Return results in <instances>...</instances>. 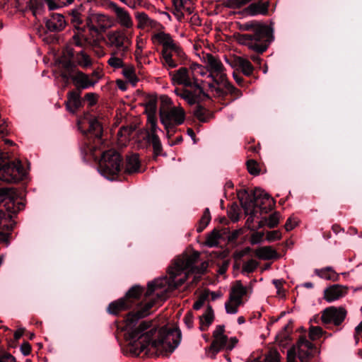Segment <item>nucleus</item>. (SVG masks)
<instances>
[{"mask_svg": "<svg viewBox=\"0 0 362 362\" xmlns=\"http://www.w3.org/2000/svg\"><path fill=\"white\" fill-rule=\"evenodd\" d=\"M325 333L323 329L318 326H310L309 328V337L311 340L319 339Z\"/></svg>", "mask_w": 362, "mask_h": 362, "instance_id": "c03bdc74", "label": "nucleus"}, {"mask_svg": "<svg viewBox=\"0 0 362 362\" xmlns=\"http://www.w3.org/2000/svg\"><path fill=\"white\" fill-rule=\"evenodd\" d=\"M157 100L150 98L145 104V112L147 119L156 118Z\"/></svg>", "mask_w": 362, "mask_h": 362, "instance_id": "72a5a7b5", "label": "nucleus"}, {"mask_svg": "<svg viewBox=\"0 0 362 362\" xmlns=\"http://www.w3.org/2000/svg\"><path fill=\"white\" fill-rule=\"evenodd\" d=\"M243 303H240L228 297V300L225 303V309L227 314L234 315L238 312V308Z\"/></svg>", "mask_w": 362, "mask_h": 362, "instance_id": "4c0bfd02", "label": "nucleus"}, {"mask_svg": "<svg viewBox=\"0 0 362 362\" xmlns=\"http://www.w3.org/2000/svg\"><path fill=\"white\" fill-rule=\"evenodd\" d=\"M211 220V216L209 209H206L202 218L200 219L199 226L197 228L198 232H202L206 226L209 223Z\"/></svg>", "mask_w": 362, "mask_h": 362, "instance_id": "49530a36", "label": "nucleus"}, {"mask_svg": "<svg viewBox=\"0 0 362 362\" xmlns=\"http://www.w3.org/2000/svg\"><path fill=\"white\" fill-rule=\"evenodd\" d=\"M131 307L132 306L127 301V299L122 298L118 300L111 303L107 308V310L111 314L117 315L119 312L125 310Z\"/></svg>", "mask_w": 362, "mask_h": 362, "instance_id": "cd10ccee", "label": "nucleus"}, {"mask_svg": "<svg viewBox=\"0 0 362 362\" xmlns=\"http://www.w3.org/2000/svg\"><path fill=\"white\" fill-rule=\"evenodd\" d=\"M147 126L148 129L146 135L147 141L152 144L154 155L160 156L162 152V145L158 132L161 130L157 125V118L147 119Z\"/></svg>", "mask_w": 362, "mask_h": 362, "instance_id": "f3484780", "label": "nucleus"}, {"mask_svg": "<svg viewBox=\"0 0 362 362\" xmlns=\"http://www.w3.org/2000/svg\"><path fill=\"white\" fill-rule=\"evenodd\" d=\"M105 42L107 47L116 49L121 56H125L132 45V36L128 30L117 28L107 33Z\"/></svg>", "mask_w": 362, "mask_h": 362, "instance_id": "6e6552de", "label": "nucleus"}, {"mask_svg": "<svg viewBox=\"0 0 362 362\" xmlns=\"http://www.w3.org/2000/svg\"><path fill=\"white\" fill-rule=\"evenodd\" d=\"M112 8L116 16L117 22L124 30H128L134 26V22L130 13L124 8L113 4Z\"/></svg>", "mask_w": 362, "mask_h": 362, "instance_id": "6ab92c4d", "label": "nucleus"}, {"mask_svg": "<svg viewBox=\"0 0 362 362\" xmlns=\"http://www.w3.org/2000/svg\"><path fill=\"white\" fill-rule=\"evenodd\" d=\"M263 236V233L256 232L253 233L251 236V243L254 245L260 243L262 240Z\"/></svg>", "mask_w": 362, "mask_h": 362, "instance_id": "864d4df0", "label": "nucleus"}, {"mask_svg": "<svg viewBox=\"0 0 362 362\" xmlns=\"http://www.w3.org/2000/svg\"><path fill=\"white\" fill-rule=\"evenodd\" d=\"M123 57L121 55L117 57L115 52H112L107 60L108 65L113 69L123 68L125 66L122 59Z\"/></svg>", "mask_w": 362, "mask_h": 362, "instance_id": "58836bf2", "label": "nucleus"}, {"mask_svg": "<svg viewBox=\"0 0 362 362\" xmlns=\"http://www.w3.org/2000/svg\"><path fill=\"white\" fill-rule=\"evenodd\" d=\"M281 356L276 349H272L266 354L264 362H280Z\"/></svg>", "mask_w": 362, "mask_h": 362, "instance_id": "a18cd8bd", "label": "nucleus"}, {"mask_svg": "<svg viewBox=\"0 0 362 362\" xmlns=\"http://www.w3.org/2000/svg\"><path fill=\"white\" fill-rule=\"evenodd\" d=\"M45 4L48 6L49 10H54L59 7V6L53 0H44Z\"/></svg>", "mask_w": 362, "mask_h": 362, "instance_id": "69168bd1", "label": "nucleus"}, {"mask_svg": "<svg viewBox=\"0 0 362 362\" xmlns=\"http://www.w3.org/2000/svg\"><path fill=\"white\" fill-rule=\"evenodd\" d=\"M238 343V339L236 337H231L229 339H228V343H227V349L226 350H232L235 346Z\"/></svg>", "mask_w": 362, "mask_h": 362, "instance_id": "e2e57ef3", "label": "nucleus"}, {"mask_svg": "<svg viewBox=\"0 0 362 362\" xmlns=\"http://www.w3.org/2000/svg\"><path fill=\"white\" fill-rule=\"evenodd\" d=\"M257 266L258 262L256 260L251 259L243 264V271L245 272L251 273L256 269Z\"/></svg>", "mask_w": 362, "mask_h": 362, "instance_id": "de8ad7c7", "label": "nucleus"}, {"mask_svg": "<svg viewBox=\"0 0 362 362\" xmlns=\"http://www.w3.org/2000/svg\"><path fill=\"white\" fill-rule=\"evenodd\" d=\"M77 30V33H75L73 35V37L69 41V43L71 45H74L77 47H83L86 40L83 34V31L85 30V27Z\"/></svg>", "mask_w": 362, "mask_h": 362, "instance_id": "a19ab883", "label": "nucleus"}, {"mask_svg": "<svg viewBox=\"0 0 362 362\" xmlns=\"http://www.w3.org/2000/svg\"><path fill=\"white\" fill-rule=\"evenodd\" d=\"M76 63L82 68L86 69L92 65L90 56L84 51H80L75 56Z\"/></svg>", "mask_w": 362, "mask_h": 362, "instance_id": "473e14b6", "label": "nucleus"}, {"mask_svg": "<svg viewBox=\"0 0 362 362\" xmlns=\"http://www.w3.org/2000/svg\"><path fill=\"white\" fill-rule=\"evenodd\" d=\"M122 74L133 86H135L139 81L136 74V69L132 65H125L122 68Z\"/></svg>", "mask_w": 362, "mask_h": 362, "instance_id": "2f4dec72", "label": "nucleus"}, {"mask_svg": "<svg viewBox=\"0 0 362 362\" xmlns=\"http://www.w3.org/2000/svg\"><path fill=\"white\" fill-rule=\"evenodd\" d=\"M199 257V253L197 252L177 257L168 269V276L158 278L148 283L145 302L139 305L136 312L129 313L127 315L124 329L131 343L139 346L141 351L151 346L158 356H167L180 344L181 332L177 329L162 327L157 332L155 327L151 328L150 321H142L137 327L135 326L140 318L150 314V309L154 305L164 301L169 292L182 286L187 280L189 272L204 273L208 266L206 262L202 264L200 268L194 266Z\"/></svg>", "mask_w": 362, "mask_h": 362, "instance_id": "f257e3e1", "label": "nucleus"}, {"mask_svg": "<svg viewBox=\"0 0 362 362\" xmlns=\"http://www.w3.org/2000/svg\"><path fill=\"white\" fill-rule=\"evenodd\" d=\"M78 126L81 132L88 139H93L100 142L103 127L96 117L87 115L78 121Z\"/></svg>", "mask_w": 362, "mask_h": 362, "instance_id": "f8f14e48", "label": "nucleus"}, {"mask_svg": "<svg viewBox=\"0 0 362 362\" xmlns=\"http://www.w3.org/2000/svg\"><path fill=\"white\" fill-rule=\"evenodd\" d=\"M151 40L156 46H161V59L163 65L167 69L177 66L180 59L185 57V54L180 43L172 35L160 30L151 35Z\"/></svg>", "mask_w": 362, "mask_h": 362, "instance_id": "39448f33", "label": "nucleus"}, {"mask_svg": "<svg viewBox=\"0 0 362 362\" xmlns=\"http://www.w3.org/2000/svg\"><path fill=\"white\" fill-rule=\"evenodd\" d=\"M66 105L69 111L74 112L81 105L80 93L76 91L69 92L68 93V100Z\"/></svg>", "mask_w": 362, "mask_h": 362, "instance_id": "bb28decb", "label": "nucleus"}, {"mask_svg": "<svg viewBox=\"0 0 362 362\" xmlns=\"http://www.w3.org/2000/svg\"><path fill=\"white\" fill-rule=\"evenodd\" d=\"M346 313V310L342 307L331 306L323 310L321 319L324 324L339 326L345 320Z\"/></svg>", "mask_w": 362, "mask_h": 362, "instance_id": "dca6fc26", "label": "nucleus"}, {"mask_svg": "<svg viewBox=\"0 0 362 362\" xmlns=\"http://www.w3.org/2000/svg\"><path fill=\"white\" fill-rule=\"evenodd\" d=\"M296 225V221H293L291 218H288L285 224V229L287 231L291 230Z\"/></svg>", "mask_w": 362, "mask_h": 362, "instance_id": "052dcab7", "label": "nucleus"}, {"mask_svg": "<svg viewBox=\"0 0 362 362\" xmlns=\"http://www.w3.org/2000/svg\"><path fill=\"white\" fill-rule=\"evenodd\" d=\"M361 334H362V322L358 326H356L355 328L354 337H355L356 343H358V341L359 340L358 336L361 335Z\"/></svg>", "mask_w": 362, "mask_h": 362, "instance_id": "0e129e2a", "label": "nucleus"}, {"mask_svg": "<svg viewBox=\"0 0 362 362\" xmlns=\"http://www.w3.org/2000/svg\"><path fill=\"white\" fill-rule=\"evenodd\" d=\"M175 6L178 8L181 9L183 7H186L188 4H190V0H173Z\"/></svg>", "mask_w": 362, "mask_h": 362, "instance_id": "4d7b16f0", "label": "nucleus"}, {"mask_svg": "<svg viewBox=\"0 0 362 362\" xmlns=\"http://www.w3.org/2000/svg\"><path fill=\"white\" fill-rule=\"evenodd\" d=\"M25 170L20 161L6 163L0 167V180L16 182L23 178Z\"/></svg>", "mask_w": 362, "mask_h": 362, "instance_id": "ddd939ff", "label": "nucleus"}, {"mask_svg": "<svg viewBox=\"0 0 362 362\" xmlns=\"http://www.w3.org/2000/svg\"><path fill=\"white\" fill-rule=\"evenodd\" d=\"M0 362H16V359L11 354L4 353L0 355Z\"/></svg>", "mask_w": 362, "mask_h": 362, "instance_id": "5fc2aeb1", "label": "nucleus"}, {"mask_svg": "<svg viewBox=\"0 0 362 362\" xmlns=\"http://www.w3.org/2000/svg\"><path fill=\"white\" fill-rule=\"evenodd\" d=\"M62 76L65 80L71 79L78 88L86 89L93 86L97 81L90 78V76L81 71H76L73 74L71 73H63Z\"/></svg>", "mask_w": 362, "mask_h": 362, "instance_id": "a211bd4d", "label": "nucleus"}, {"mask_svg": "<svg viewBox=\"0 0 362 362\" xmlns=\"http://www.w3.org/2000/svg\"><path fill=\"white\" fill-rule=\"evenodd\" d=\"M169 74L174 85H182V88L194 90L195 83L192 75H191L190 66L189 69L181 67L176 71L170 72Z\"/></svg>", "mask_w": 362, "mask_h": 362, "instance_id": "2eb2a0df", "label": "nucleus"}, {"mask_svg": "<svg viewBox=\"0 0 362 362\" xmlns=\"http://www.w3.org/2000/svg\"><path fill=\"white\" fill-rule=\"evenodd\" d=\"M59 63L64 69L62 74L63 73H71V74H73L76 71V64L72 62V59L66 58L65 55L62 56Z\"/></svg>", "mask_w": 362, "mask_h": 362, "instance_id": "e433bc0d", "label": "nucleus"}, {"mask_svg": "<svg viewBox=\"0 0 362 362\" xmlns=\"http://www.w3.org/2000/svg\"><path fill=\"white\" fill-rule=\"evenodd\" d=\"M98 95L95 93H88L84 96V100L88 102L89 106H93L98 101Z\"/></svg>", "mask_w": 362, "mask_h": 362, "instance_id": "8fccbe9b", "label": "nucleus"}, {"mask_svg": "<svg viewBox=\"0 0 362 362\" xmlns=\"http://www.w3.org/2000/svg\"><path fill=\"white\" fill-rule=\"evenodd\" d=\"M203 304H204V300L199 299L194 303L193 308L194 310H199L202 307Z\"/></svg>", "mask_w": 362, "mask_h": 362, "instance_id": "338daca9", "label": "nucleus"}, {"mask_svg": "<svg viewBox=\"0 0 362 362\" xmlns=\"http://www.w3.org/2000/svg\"><path fill=\"white\" fill-rule=\"evenodd\" d=\"M224 331H225V329H224L223 325H218L213 332V337H216L226 336L224 334Z\"/></svg>", "mask_w": 362, "mask_h": 362, "instance_id": "13d9d810", "label": "nucleus"}, {"mask_svg": "<svg viewBox=\"0 0 362 362\" xmlns=\"http://www.w3.org/2000/svg\"><path fill=\"white\" fill-rule=\"evenodd\" d=\"M214 319V311L211 306H209L204 313L199 317L200 329L206 330L212 323Z\"/></svg>", "mask_w": 362, "mask_h": 362, "instance_id": "c85d7f7f", "label": "nucleus"}, {"mask_svg": "<svg viewBox=\"0 0 362 362\" xmlns=\"http://www.w3.org/2000/svg\"><path fill=\"white\" fill-rule=\"evenodd\" d=\"M281 238V234L279 230L269 231L267 233V240L272 242L276 240H279Z\"/></svg>", "mask_w": 362, "mask_h": 362, "instance_id": "603ef678", "label": "nucleus"}, {"mask_svg": "<svg viewBox=\"0 0 362 362\" xmlns=\"http://www.w3.org/2000/svg\"><path fill=\"white\" fill-rule=\"evenodd\" d=\"M135 18L139 29L156 28L159 25L157 21L151 18L145 12L136 13Z\"/></svg>", "mask_w": 362, "mask_h": 362, "instance_id": "5701e85b", "label": "nucleus"}, {"mask_svg": "<svg viewBox=\"0 0 362 362\" xmlns=\"http://www.w3.org/2000/svg\"><path fill=\"white\" fill-rule=\"evenodd\" d=\"M71 23L74 25V27L76 30L81 29L80 26L82 25L83 20L81 16V13L78 9H73L70 12Z\"/></svg>", "mask_w": 362, "mask_h": 362, "instance_id": "79ce46f5", "label": "nucleus"}, {"mask_svg": "<svg viewBox=\"0 0 362 362\" xmlns=\"http://www.w3.org/2000/svg\"><path fill=\"white\" fill-rule=\"evenodd\" d=\"M47 29L50 32H60L66 25V21L62 14L52 13L45 21Z\"/></svg>", "mask_w": 362, "mask_h": 362, "instance_id": "aec40b11", "label": "nucleus"}, {"mask_svg": "<svg viewBox=\"0 0 362 362\" xmlns=\"http://www.w3.org/2000/svg\"><path fill=\"white\" fill-rule=\"evenodd\" d=\"M235 63L241 69L245 75L250 76L252 74L254 69L248 59L242 57H237L235 59Z\"/></svg>", "mask_w": 362, "mask_h": 362, "instance_id": "7c9ffc66", "label": "nucleus"}, {"mask_svg": "<svg viewBox=\"0 0 362 362\" xmlns=\"http://www.w3.org/2000/svg\"><path fill=\"white\" fill-rule=\"evenodd\" d=\"M347 293L348 287L340 284H334L325 290L324 296L327 302H333L345 296Z\"/></svg>", "mask_w": 362, "mask_h": 362, "instance_id": "412c9836", "label": "nucleus"}, {"mask_svg": "<svg viewBox=\"0 0 362 362\" xmlns=\"http://www.w3.org/2000/svg\"><path fill=\"white\" fill-rule=\"evenodd\" d=\"M141 293L142 289L141 287L136 286H133L131 289L129 290L125 297L124 298V299H127V301L131 306H133L134 303L136 300H138Z\"/></svg>", "mask_w": 362, "mask_h": 362, "instance_id": "f704fd0d", "label": "nucleus"}, {"mask_svg": "<svg viewBox=\"0 0 362 362\" xmlns=\"http://www.w3.org/2000/svg\"><path fill=\"white\" fill-rule=\"evenodd\" d=\"M315 346L305 337H301L297 344L288 351L287 362H296V356L300 362H308Z\"/></svg>", "mask_w": 362, "mask_h": 362, "instance_id": "9b49d317", "label": "nucleus"}, {"mask_svg": "<svg viewBox=\"0 0 362 362\" xmlns=\"http://www.w3.org/2000/svg\"><path fill=\"white\" fill-rule=\"evenodd\" d=\"M202 62L205 64L210 72V80L208 82V90L213 96L220 97L225 93L223 88L227 91H232L235 88L228 82L226 69L221 59L212 54H204L201 58Z\"/></svg>", "mask_w": 362, "mask_h": 362, "instance_id": "f03ea898", "label": "nucleus"}, {"mask_svg": "<svg viewBox=\"0 0 362 362\" xmlns=\"http://www.w3.org/2000/svg\"><path fill=\"white\" fill-rule=\"evenodd\" d=\"M247 168L251 175H257L259 173L258 164L253 160L247 162Z\"/></svg>", "mask_w": 362, "mask_h": 362, "instance_id": "09e8293b", "label": "nucleus"}, {"mask_svg": "<svg viewBox=\"0 0 362 362\" xmlns=\"http://www.w3.org/2000/svg\"><path fill=\"white\" fill-rule=\"evenodd\" d=\"M203 111H204L203 109H198V110H197V111L195 112V115H196L197 117L200 121H202V122L205 121L204 117V115H203Z\"/></svg>", "mask_w": 362, "mask_h": 362, "instance_id": "774afa93", "label": "nucleus"}, {"mask_svg": "<svg viewBox=\"0 0 362 362\" xmlns=\"http://www.w3.org/2000/svg\"><path fill=\"white\" fill-rule=\"evenodd\" d=\"M247 293V288L244 286L240 281H237L230 288L229 298L240 303H243V298Z\"/></svg>", "mask_w": 362, "mask_h": 362, "instance_id": "393cba45", "label": "nucleus"}, {"mask_svg": "<svg viewBox=\"0 0 362 362\" xmlns=\"http://www.w3.org/2000/svg\"><path fill=\"white\" fill-rule=\"evenodd\" d=\"M122 158L115 150H109L103 153L99 162L98 170L108 179L110 175L118 173L121 169Z\"/></svg>", "mask_w": 362, "mask_h": 362, "instance_id": "9d476101", "label": "nucleus"}, {"mask_svg": "<svg viewBox=\"0 0 362 362\" xmlns=\"http://www.w3.org/2000/svg\"><path fill=\"white\" fill-rule=\"evenodd\" d=\"M184 322L188 329H191L193 326V316L190 313H188L184 317Z\"/></svg>", "mask_w": 362, "mask_h": 362, "instance_id": "6e6d98bb", "label": "nucleus"}, {"mask_svg": "<svg viewBox=\"0 0 362 362\" xmlns=\"http://www.w3.org/2000/svg\"><path fill=\"white\" fill-rule=\"evenodd\" d=\"M0 243L8 244V231L13 228L12 225L7 224V219L16 214L23 207L22 203H16L10 194V189L0 188Z\"/></svg>", "mask_w": 362, "mask_h": 362, "instance_id": "423d86ee", "label": "nucleus"}, {"mask_svg": "<svg viewBox=\"0 0 362 362\" xmlns=\"http://www.w3.org/2000/svg\"><path fill=\"white\" fill-rule=\"evenodd\" d=\"M114 25L113 18L103 13L89 12L86 19V25L90 33L97 35H102Z\"/></svg>", "mask_w": 362, "mask_h": 362, "instance_id": "1a4fd4ad", "label": "nucleus"}, {"mask_svg": "<svg viewBox=\"0 0 362 362\" xmlns=\"http://www.w3.org/2000/svg\"><path fill=\"white\" fill-rule=\"evenodd\" d=\"M315 274L322 279L335 281L337 279L336 272L330 267L315 269Z\"/></svg>", "mask_w": 362, "mask_h": 362, "instance_id": "c9c22d12", "label": "nucleus"}, {"mask_svg": "<svg viewBox=\"0 0 362 362\" xmlns=\"http://www.w3.org/2000/svg\"><path fill=\"white\" fill-rule=\"evenodd\" d=\"M244 30H250L252 33L241 34L238 37L240 44L247 46L257 53H263L272 40L270 28L256 21L247 22L241 25Z\"/></svg>", "mask_w": 362, "mask_h": 362, "instance_id": "20e7f679", "label": "nucleus"}, {"mask_svg": "<svg viewBox=\"0 0 362 362\" xmlns=\"http://www.w3.org/2000/svg\"><path fill=\"white\" fill-rule=\"evenodd\" d=\"M191 75L194 80V90L187 88H175L174 93L185 100L188 104H195L199 99L208 97L207 83L212 82L210 80V72L206 66H203L197 63H192L190 65Z\"/></svg>", "mask_w": 362, "mask_h": 362, "instance_id": "7ed1b4c3", "label": "nucleus"}, {"mask_svg": "<svg viewBox=\"0 0 362 362\" xmlns=\"http://www.w3.org/2000/svg\"><path fill=\"white\" fill-rule=\"evenodd\" d=\"M130 8H136L142 5L144 0H119Z\"/></svg>", "mask_w": 362, "mask_h": 362, "instance_id": "3c124183", "label": "nucleus"}, {"mask_svg": "<svg viewBox=\"0 0 362 362\" xmlns=\"http://www.w3.org/2000/svg\"><path fill=\"white\" fill-rule=\"evenodd\" d=\"M64 55L66 56V58L72 59L74 57V49L71 47H70L69 46H67L66 47L65 50L64 51L62 56H64Z\"/></svg>", "mask_w": 362, "mask_h": 362, "instance_id": "680f3d73", "label": "nucleus"}, {"mask_svg": "<svg viewBox=\"0 0 362 362\" xmlns=\"http://www.w3.org/2000/svg\"><path fill=\"white\" fill-rule=\"evenodd\" d=\"M279 221V214L275 212L271 214L267 219H265L264 222L263 221H259V228H262L264 224H267L269 228H273L278 225Z\"/></svg>", "mask_w": 362, "mask_h": 362, "instance_id": "37998d69", "label": "nucleus"}, {"mask_svg": "<svg viewBox=\"0 0 362 362\" xmlns=\"http://www.w3.org/2000/svg\"><path fill=\"white\" fill-rule=\"evenodd\" d=\"M255 255L257 257L263 260H269L278 257L277 252L271 246H263L257 248L255 250Z\"/></svg>", "mask_w": 362, "mask_h": 362, "instance_id": "a878e982", "label": "nucleus"}, {"mask_svg": "<svg viewBox=\"0 0 362 362\" xmlns=\"http://www.w3.org/2000/svg\"><path fill=\"white\" fill-rule=\"evenodd\" d=\"M220 238L221 234L219 231L214 230L207 235L204 244L210 247L217 246L219 243Z\"/></svg>", "mask_w": 362, "mask_h": 362, "instance_id": "ea45409f", "label": "nucleus"}, {"mask_svg": "<svg viewBox=\"0 0 362 362\" xmlns=\"http://www.w3.org/2000/svg\"><path fill=\"white\" fill-rule=\"evenodd\" d=\"M161 123L168 129L171 125H180L185 121V111L181 107L162 109L160 112Z\"/></svg>", "mask_w": 362, "mask_h": 362, "instance_id": "4468645a", "label": "nucleus"}, {"mask_svg": "<svg viewBox=\"0 0 362 362\" xmlns=\"http://www.w3.org/2000/svg\"><path fill=\"white\" fill-rule=\"evenodd\" d=\"M21 351L24 356H28L31 351V346L29 343L25 342L21 346Z\"/></svg>", "mask_w": 362, "mask_h": 362, "instance_id": "bf43d9fd", "label": "nucleus"}, {"mask_svg": "<svg viewBox=\"0 0 362 362\" xmlns=\"http://www.w3.org/2000/svg\"><path fill=\"white\" fill-rule=\"evenodd\" d=\"M274 204V199L267 192L260 188H256L253 192V198L250 199V203L242 202V206L244 208L245 214L249 215L246 221L247 228L254 230L252 223L254 221L255 206H259L262 211L267 212L268 210L272 209Z\"/></svg>", "mask_w": 362, "mask_h": 362, "instance_id": "0eeeda50", "label": "nucleus"}, {"mask_svg": "<svg viewBox=\"0 0 362 362\" xmlns=\"http://www.w3.org/2000/svg\"><path fill=\"white\" fill-rule=\"evenodd\" d=\"M140 162L137 154H132L127 156L125 170L129 173H136L139 170Z\"/></svg>", "mask_w": 362, "mask_h": 362, "instance_id": "c756f323", "label": "nucleus"}, {"mask_svg": "<svg viewBox=\"0 0 362 362\" xmlns=\"http://www.w3.org/2000/svg\"><path fill=\"white\" fill-rule=\"evenodd\" d=\"M228 337L226 336L214 337V340L207 351L208 356L214 358L216 354L223 349H227Z\"/></svg>", "mask_w": 362, "mask_h": 362, "instance_id": "b1692460", "label": "nucleus"}, {"mask_svg": "<svg viewBox=\"0 0 362 362\" xmlns=\"http://www.w3.org/2000/svg\"><path fill=\"white\" fill-rule=\"evenodd\" d=\"M269 3L267 1H259L249 4L244 10L246 15L254 16L257 15H265L268 12Z\"/></svg>", "mask_w": 362, "mask_h": 362, "instance_id": "4be33fe9", "label": "nucleus"}]
</instances>
